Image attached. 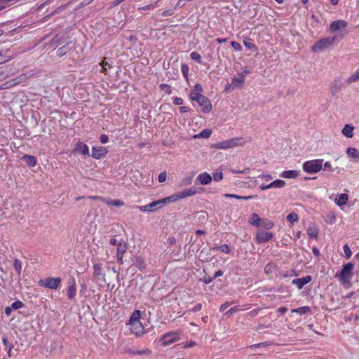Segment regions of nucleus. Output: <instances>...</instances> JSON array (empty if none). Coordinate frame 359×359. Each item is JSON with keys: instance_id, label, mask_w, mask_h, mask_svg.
Wrapping results in <instances>:
<instances>
[{"instance_id": "35", "label": "nucleus", "mask_w": 359, "mask_h": 359, "mask_svg": "<svg viewBox=\"0 0 359 359\" xmlns=\"http://www.w3.org/2000/svg\"><path fill=\"white\" fill-rule=\"evenodd\" d=\"M203 88L202 86L200 83H196L194 86V91H192L190 93V99L194 100V97L195 96V94L202 95L201 93L203 92Z\"/></svg>"}, {"instance_id": "25", "label": "nucleus", "mask_w": 359, "mask_h": 359, "mask_svg": "<svg viewBox=\"0 0 359 359\" xmlns=\"http://www.w3.org/2000/svg\"><path fill=\"white\" fill-rule=\"evenodd\" d=\"M346 154L348 156L353 158L355 161L359 162V150L353 147H349L346 150Z\"/></svg>"}, {"instance_id": "37", "label": "nucleus", "mask_w": 359, "mask_h": 359, "mask_svg": "<svg viewBox=\"0 0 359 359\" xmlns=\"http://www.w3.org/2000/svg\"><path fill=\"white\" fill-rule=\"evenodd\" d=\"M359 81V68L355 71V72L348 77L347 82L352 83Z\"/></svg>"}, {"instance_id": "21", "label": "nucleus", "mask_w": 359, "mask_h": 359, "mask_svg": "<svg viewBox=\"0 0 359 359\" xmlns=\"http://www.w3.org/2000/svg\"><path fill=\"white\" fill-rule=\"evenodd\" d=\"M197 179L202 185H206L211 182L212 178L208 173L203 172L200 174Z\"/></svg>"}, {"instance_id": "45", "label": "nucleus", "mask_w": 359, "mask_h": 359, "mask_svg": "<svg viewBox=\"0 0 359 359\" xmlns=\"http://www.w3.org/2000/svg\"><path fill=\"white\" fill-rule=\"evenodd\" d=\"M343 250L344 252L346 259H348L351 257V255H352V252H351V250L349 246L347 244H345L343 246Z\"/></svg>"}, {"instance_id": "28", "label": "nucleus", "mask_w": 359, "mask_h": 359, "mask_svg": "<svg viewBox=\"0 0 359 359\" xmlns=\"http://www.w3.org/2000/svg\"><path fill=\"white\" fill-rule=\"evenodd\" d=\"M104 203H106L108 206H116V207H121L124 205V202L120 199L115 200H109L105 199Z\"/></svg>"}, {"instance_id": "11", "label": "nucleus", "mask_w": 359, "mask_h": 359, "mask_svg": "<svg viewBox=\"0 0 359 359\" xmlns=\"http://www.w3.org/2000/svg\"><path fill=\"white\" fill-rule=\"evenodd\" d=\"M108 154V149L102 146H95L92 147L91 156L95 159H100L105 157Z\"/></svg>"}, {"instance_id": "20", "label": "nucleus", "mask_w": 359, "mask_h": 359, "mask_svg": "<svg viewBox=\"0 0 359 359\" xmlns=\"http://www.w3.org/2000/svg\"><path fill=\"white\" fill-rule=\"evenodd\" d=\"M259 224V225L257 226V227H261L266 230L271 229L274 226V223L271 220L266 218H262Z\"/></svg>"}, {"instance_id": "60", "label": "nucleus", "mask_w": 359, "mask_h": 359, "mask_svg": "<svg viewBox=\"0 0 359 359\" xmlns=\"http://www.w3.org/2000/svg\"><path fill=\"white\" fill-rule=\"evenodd\" d=\"M259 178H260V179H262V180H263L264 181L268 182V181H269V180H271L272 179V177H271V175L267 174V175H259Z\"/></svg>"}, {"instance_id": "31", "label": "nucleus", "mask_w": 359, "mask_h": 359, "mask_svg": "<svg viewBox=\"0 0 359 359\" xmlns=\"http://www.w3.org/2000/svg\"><path fill=\"white\" fill-rule=\"evenodd\" d=\"M212 135V130L210 129H204L201 133L195 135L194 136V138H204L207 139L210 137Z\"/></svg>"}, {"instance_id": "8", "label": "nucleus", "mask_w": 359, "mask_h": 359, "mask_svg": "<svg viewBox=\"0 0 359 359\" xmlns=\"http://www.w3.org/2000/svg\"><path fill=\"white\" fill-rule=\"evenodd\" d=\"M182 331L177 330L169 332L163 334L161 338V344L163 346H168L172 343L177 341L180 339Z\"/></svg>"}, {"instance_id": "33", "label": "nucleus", "mask_w": 359, "mask_h": 359, "mask_svg": "<svg viewBox=\"0 0 359 359\" xmlns=\"http://www.w3.org/2000/svg\"><path fill=\"white\" fill-rule=\"evenodd\" d=\"M262 218L259 217V215L257 213H252L251 215L250 219L249 220V222L256 227L259 225V222Z\"/></svg>"}, {"instance_id": "3", "label": "nucleus", "mask_w": 359, "mask_h": 359, "mask_svg": "<svg viewBox=\"0 0 359 359\" xmlns=\"http://www.w3.org/2000/svg\"><path fill=\"white\" fill-rule=\"evenodd\" d=\"M323 159H314L305 161L302 165L303 170L310 175L319 172L323 169Z\"/></svg>"}, {"instance_id": "9", "label": "nucleus", "mask_w": 359, "mask_h": 359, "mask_svg": "<svg viewBox=\"0 0 359 359\" xmlns=\"http://www.w3.org/2000/svg\"><path fill=\"white\" fill-rule=\"evenodd\" d=\"M61 283V278L59 277L57 278H52L48 277L45 279H41L39 281V285L40 286H44L46 287L50 288V289H57Z\"/></svg>"}, {"instance_id": "14", "label": "nucleus", "mask_w": 359, "mask_h": 359, "mask_svg": "<svg viewBox=\"0 0 359 359\" xmlns=\"http://www.w3.org/2000/svg\"><path fill=\"white\" fill-rule=\"evenodd\" d=\"M67 298L72 300L75 298L76 294V284L74 277H71L68 280Z\"/></svg>"}, {"instance_id": "54", "label": "nucleus", "mask_w": 359, "mask_h": 359, "mask_svg": "<svg viewBox=\"0 0 359 359\" xmlns=\"http://www.w3.org/2000/svg\"><path fill=\"white\" fill-rule=\"evenodd\" d=\"M243 43L245 46L248 49L255 50L256 48L255 44L252 42L244 41Z\"/></svg>"}, {"instance_id": "5", "label": "nucleus", "mask_w": 359, "mask_h": 359, "mask_svg": "<svg viewBox=\"0 0 359 359\" xmlns=\"http://www.w3.org/2000/svg\"><path fill=\"white\" fill-rule=\"evenodd\" d=\"M196 194V190L194 188H190L183 190L181 193L172 194L168 197L163 198L164 205L169 203L176 202L186 197L194 196Z\"/></svg>"}, {"instance_id": "41", "label": "nucleus", "mask_w": 359, "mask_h": 359, "mask_svg": "<svg viewBox=\"0 0 359 359\" xmlns=\"http://www.w3.org/2000/svg\"><path fill=\"white\" fill-rule=\"evenodd\" d=\"M287 219L292 224H293L295 222H297L299 219V217L297 214L294 212L290 213L287 216Z\"/></svg>"}, {"instance_id": "38", "label": "nucleus", "mask_w": 359, "mask_h": 359, "mask_svg": "<svg viewBox=\"0 0 359 359\" xmlns=\"http://www.w3.org/2000/svg\"><path fill=\"white\" fill-rule=\"evenodd\" d=\"M13 267L18 274L20 275L22 271V262L18 259H15L13 262Z\"/></svg>"}, {"instance_id": "55", "label": "nucleus", "mask_w": 359, "mask_h": 359, "mask_svg": "<svg viewBox=\"0 0 359 359\" xmlns=\"http://www.w3.org/2000/svg\"><path fill=\"white\" fill-rule=\"evenodd\" d=\"M183 103H184V100L182 98L179 97H176L173 98V104L175 105H182Z\"/></svg>"}, {"instance_id": "27", "label": "nucleus", "mask_w": 359, "mask_h": 359, "mask_svg": "<svg viewBox=\"0 0 359 359\" xmlns=\"http://www.w3.org/2000/svg\"><path fill=\"white\" fill-rule=\"evenodd\" d=\"M224 197L225 198H236V199H239V200L248 201V200H250V199H255L257 197V196L255 195V196H238L236 194H224Z\"/></svg>"}, {"instance_id": "15", "label": "nucleus", "mask_w": 359, "mask_h": 359, "mask_svg": "<svg viewBox=\"0 0 359 359\" xmlns=\"http://www.w3.org/2000/svg\"><path fill=\"white\" fill-rule=\"evenodd\" d=\"M347 27V22L345 20H337L333 21L330 25V31L335 32L340 29H344Z\"/></svg>"}, {"instance_id": "63", "label": "nucleus", "mask_w": 359, "mask_h": 359, "mask_svg": "<svg viewBox=\"0 0 359 359\" xmlns=\"http://www.w3.org/2000/svg\"><path fill=\"white\" fill-rule=\"evenodd\" d=\"M195 344H196V343L194 341H190V342L184 344L182 347L184 348H191V347L194 346Z\"/></svg>"}, {"instance_id": "32", "label": "nucleus", "mask_w": 359, "mask_h": 359, "mask_svg": "<svg viewBox=\"0 0 359 359\" xmlns=\"http://www.w3.org/2000/svg\"><path fill=\"white\" fill-rule=\"evenodd\" d=\"M307 233L311 238L317 239L318 229L315 226H310L307 229Z\"/></svg>"}, {"instance_id": "2", "label": "nucleus", "mask_w": 359, "mask_h": 359, "mask_svg": "<svg viewBox=\"0 0 359 359\" xmlns=\"http://www.w3.org/2000/svg\"><path fill=\"white\" fill-rule=\"evenodd\" d=\"M353 264L348 262L343 266L341 271L336 274L340 283L343 285L348 284L353 276Z\"/></svg>"}, {"instance_id": "43", "label": "nucleus", "mask_w": 359, "mask_h": 359, "mask_svg": "<svg viewBox=\"0 0 359 359\" xmlns=\"http://www.w3.org/2000/svg\"><path fill=\"white\" fill-rule=\"evenodd\" d=\"M13 310H17L24 306V303L20 300H17L11 304V305Z\"/></svg>"}, {"instance_id": "61", "label": "nucleus", "mask_w": 359, "mask_h": 359, "mask_svg": "<svg viewBox=\"0 0 359 359\" xmlns=\"http://www.w3.org/2000/svg\"><path fill=\"white\" fill-rule=\"evenodd\" d=\"M185 1L186 0H179L177 2L175 8L177 9V8H180L183 7L185 4Z\"/></svg>"}, {"instance_id": "59", "label": "nucleus", "mask_w": 359, "mask_h": 359, "mask_svg": "<svg viewBox=\"0 0 359 359\" xmlns=\"http://www.w3.org/2000/svg\"><path fill=\"white\" fill-rule=\"evenodd\" d=\"M100 140L101 143L106 144L109 142V137L105 134H102L101 135Z\"/></svg>"}, {"instance_id": "58", "label": "nucleus", "mask_w": 359, "mask_h": 359, "mask_svg": "<svg viewBox=\"0 0 359 359\" xmlns=\"http://www.w3.org/2000/svg\"><path fill=\"white\" fill-rule=\"evenodd\" d=\"M234 302H225L224 304H222L219 308L220 311H224L226 309H227L229 306L233 304Z\"/></svg>"}, {"instance_id": "50", "label": "nucleus", "mask_w": 359, "mask_h": 359, "mask_svg": "<svg viewBox=\"0 0 359 359\" xmlns=\"http://www.w3.org/2000/svg\"><path fill=\"white\" fill-rule=\"evenodd\" d=\"M323 169L324 170L328 171V172H334V169L332 166L330 161H326L323 165Z\"/></svg>"}, {"instance_id": "7", "label": "nucleus", "mask_w": 359, "mask_h": 359, "mask_svg": "<svg viewBox=\"0 0 359 359\" xmlns=\"http://www.w3.org/2000/svg\"><path fill=\"white\" fill-rule=\"evenodd\" d=\"M192 101L196 102L201 108V111L204 114L210 113L212 109V105L208 97L203 95L195 94Z\"/></svg>"}, {"instance_id": "6", "label": "nucleus", "mask_w": 359, "mask_h": 359, "mask_svg": "<svg viewBox=\"0 0 359 359\" xmlns=\"http://www.w3.org/2000/svg\"><path fill=\"white\" fill-rule=\"evenodd\" d=\"M244 144L245 141L243 137H236L217 142L213 145V147L219 149H228L237 146H242Z\"/></svg>"}, {"instance_id": "34", "label": "nucleus", "mask_w": 359, "mask_h": 359, "mask_svg": "<svg viewBox=\"0 0 359 359\" xmlns=\"http://www.w3.org/2000/svg\"><path fill=\"white\" fill-rule=\"evenodd\" d=\"M127 245L126 243L121 241L117 244V255H124L126 252Z\"/></svg>"}, {"instance_id": "17", "label": "nucleus", "mask_w": 359, "mask_h": 359, "mask_svg": "<svg viewBox=\"0 0 359 359\" xmlns=\"http://www.w3.org/2000/svg\"><path fill=\"white\" fill-rule=\"evenodd\" d=\"M300 172L295 170H284L280 176L285 179H295L299 176Z\"/></svg>"}, {"instance_id": "39", "label": "nucleus", "mask_w": 359, "mask_h": 359, "mask_svg": "<svg viewBox=\"0 0 359 359\" xmlns=\"http://www.w3.org/2000/svg\"><path fill=\"white\" fill-rule=\"evenodd\" d=\"M190 57L191 58L197 62L198 64H202L203 63V61H202V57L201 56V55L197 53V52H192L191 54H190Z\"/></svg>"}, {"instance_id": "62", "label": "nucleus", "mask_w": 359, "mask_h": 359, "mask_svg": "<svg viewBox=\"0 0 359 359\" xmlns=\"http://www.w3.org/2000/svg\"><path fill=\"white\" fill-rule=\"evenodd\" d=\"M174 14V12L172 10H165L164 11L163 13H162V15L165 17V16H170V15H172Z\"/></svg>"}, {"instance_id": "46", "label": "nucleus", "mask_w": 359, "mask_h": 359, "mask_svg": "<svg viewBox=\"0 0 359 359\" xmlns=\"http://www.w3.org/2000/svg\"><path fill=\"white\" fill-rule=\"evenodd\" d=\"M68 47L67 46H63L60 47L57 50V55L60 57L65 55L68 52Z\"/></svg>"}, {"instance_id": "53", "label": "nucleus", "mask_w": 359, "mask_h": 359, "mask_svg": "<svg viewBox=\"0 0 359 359\" xmlns=\"http://www.w3.org/2000/svg\"><path fill=\"white\" fill-rule=\"evenodd\" d=\"M231 46L236 50H238V51H241L242 50V46L241 45L238 43V42H236V41H231Z\"/></svg>"}, {"instance_id": "18", "label": "nucleus", "mask_w": 359, "mask_h": 359, "mask_svg": "<svg viewBox=\"0 0 359 359\" xmlns=\"http://www.w3.org/2000/svg\"><path fill=\"white\" fill-rule=\"evenodd\" d=\"M348 201V196L346 194H340L337 196L334 202L338 206L341 207L346 205Z\"/></svg>"}, {"instance_id": "42", "label": "nucleus", "mask_w": 359, "mask_h": 359, "mask_svg": "<svg viewBox=\"0 0 359 359\" xmlns=\"http://www.w3.org/2000/svg\"><path fill=\"white\" fill-rule=\"evenodd\" d=\"M181 70L184 77L188 81V74L189 72V66L187 64H182L181 65Z\"/></svg>"}, {"instance_id": "64", "label": "nucleus", "mask_w": 359, "mask_h": 359, "mask_svg": "<svg viewBox=\"0 0 359 359\" xmlns=\"http://www.w3.org/2000/svg\"><path fill=\"white\" fill-rule=\"evenodd\" d=\"M12 311H13V309L11 308V306H7L5 308L4 312L7 316H10L12 313Z\"/></svg>"}, {"instance_id": "56", "label": "nucleus", "mask_w": 359, "mask_h": 359, "mask_svg": "<svg viewBox=\"0 0 359 359\" xmlns=\"http://www.w3.org/2000/svg\"><path fill=\"white\" fill-rule=\"evenodd\" d=\"M100 65L102 66V70H101V72H103V73H106V70H107V66H108L109 67H110V65L107 62H105L104 60H102Z\"/></svg>"}, {"instance_id": "24", "label": "nucleus", "mask_w": 359, "mask_h": 359, "mask_svg": "<svg viewBox=\"0 0 359 359\" xmlns=\"http://www.w3.org/2000/svg\"><path fill=\"white\" fill-rule=\"evenodd\" d=\"M245 83V76L243 75H241L239 76H234L232 78L231 84L234 87L241 88Z\"/></svg>"}, {"instance_id": "23", "label": "nucleus", "mask_w": 359, "mask_h": 359, "mask_svg": "<svg viewBox=\"0 0 359 359\" xmlns=\"http://www.w3.org/2000/svg\"><path fill=\"white\" fill-rule=\"evenodd\" d=\"M354 127L349 124H346L342 129V134L348 138H351L353 136Z\"/></svg>"}, {"instance_id": "16", "label": "nucleus", "mask_w": 359, "mask_h": 359, "mask_svg": "<svg viewBox=\"0 0 359 359\" xmlns=\"http://www.w3.org/2000/svg\"><path fill=\"white\" fill-rule=\"evenodd\" d=\"M311 280V277L307 276L300 278L293 279L292 283L295 285L299 289H302L305 285L309 283Z\"/></svg>"}, {"instance_id": "49", "label": "nucleus", "mask_w": 359, "mask_h": 359, "mask_svg": "<svg viewBox=\"0 0 359 359\" xmlns=\"http://www.w3.org/2000/svg\"><path fill=\"white\" fill-rule=\"evenodd\" d=\"M212 178L215 182H219L223 179V173L222 171L215 172L213 173Z\"/></svg>"}, {"instance_id": "57", "label": "nucleus", "mask_w": 359, "mask_h": 359, "mask_svg": "<svg viewBox=\"0 0 359 359\" xmlns=\"http://www.w3.org/2000/svg\"><path fill=\"white\" fill-rule=\"evenodd\" d=\"M167 175L165 172H161L158 176V180L159 182H164L166 180Z\"/></svg>"}, {"instance_id": "13", "label": "nucleus", "mask_w": 359, "mask_h": 359, "mask_svg": "<svg viewBox=\"0 0 359 359\" xmlns=\"http://www.w3.org/2000/svg\"><path fill=\"white\" fill-rule=\"evenodd\" d=\"M73 154H81L84 156H90L89 154V147L88 145L81 141H78L76 144L75 147L72 151Z\"/></svg>"}, {"instance_id": "26", "label": "nucleus", "mask_w": 359, "mask_h": 359, "mask_svg": "<svg viewBox=\"0 0 359 359\" xmlns=\"http://www.w3.org/2000/svg\"><path fill=\"white\" fill-rule=\"evenodd\" d=\"M134 265L140 270H144L147 266V264L142 257H135Z\"/></svg>"}, {"instance_id": "10", "label": "nucleus", "mask_w": 359, "mask_h": 359, "mask_svg": "<svg viewBox=\"0 0 359 359\" xmlns=\"http://www.w3.org/2000/svg\"><path fill=\"white\" fill-rule=\"evenodd\" d=\"M164 203L163 199L154 201L147 205L137 206V208L142 212H154L163 208Z\"/></svg>"}, {"instance_id": "52", "label": "nucleus", "mask_w": 359, "mask_h": 359, "mask_svg": "<svg viewBox=\"0 0 359 359\" xmlns=\"http://www.w3.org/2000/svg\"><path fill=\"white\" fill-rule=\"evenodd\" d=\"M159 87L161 90H164V89L166 90H165L166 93H168V94L171 93V89H170V86L169 85L163 83V84H161Z\"/></svg>"}, {"instance_id": "19", "label": "nucleus", "mask_w": 359, "mask_h": 359, "mask_svg": "<svg viewBox=\"0 0 359 359\" xmlns=\"http://www.w3.org/2000/svg\"><path fill=\"white\" fill-rule=\"evenodd\" d=\"M102 276L104 278L105 273L102 271V264L100 263H95L93 264V276L95 278H99Z\"/></svg>"}, {"instance_id": "1", "label": "nucleus", "mask_w": 359, "mask_h": 359, "mask_svg": "<svg viewBox=\"0 0 359 359\" xmlns=\"http://www.w3.org/2000/svg\"><path fill=\"white\" fill-rule=\"evenodd\" d=\"M141 312L135 310L131 315L128 325L133 334L137 337H140L145 333V329L140 321Z\"/></svg>"}, {"instance_id": "29", "label": "nucleus", "mask_w": 359, "mask_h": 359, "mask_svg": "<svg viewBox=\"0 0 359 359\" xmlns=\"http://www.w3.org/2000/svg\"><path fill=\"white\" fill-rule=\"evenodd\" d=\"M285 186V182L282 180H276L267 184L266 188H283Z\"/></svg>"}, {"instance_id": "47", "label": "nucleus", "mask_w": 359, "mask_h": 359, "mask_svg": "<svg viewBox=\"0 0 359 359\" xmlns=\"http://www.w3.org/2000/svg\"><path fill=\"white\" fill-rule=\"evenodd\" d=\"M244 309H242L241 308L240 306H234L233 308H231L230 309H229L226 312V315L227 316H230L231 314H233V313H236V312H238V311H243Z\"/></svg>"}, {"instance_id": "12", "label": "nucleus", "mask_w": 359, "mask_h": 359, "mask_svg": "<svg viewBox=\"0 0 359 359\" xmlns=\"http://www.w3.org/2000/svg\"><path fill=\"white\" fill-rule=\"evenodd\" d=\"M273 237V233L271 232L258 231L256 233L255 241L257 243H264L271 240Z\"/></svg>"}, {"instance_id": "51", "label": "nucleus", "mask_w": 359, "mask_h": 359, "mask_svg": "<svg viewBox=\"0 0 359 359\" xmlns=\"http://www.w3.org/2000/svg\"><path fill=\"white\" fill-rule=\"evenodd\" d=\"M219 249L222 252H224L226 254H229L230 252H231V248L230 247L226 245V244H224V245H222L221 246L219 247Z\"/></svg>"}, {"instance_id": "30", "label": "nucleus", "mask_w": 359, "mask_h": 359, "mask_svg": "<svg viewBox=\"0 0 359 359\" xmlns=\"http://www.w3.org/2000/svg\"><path fill=\"white\" fill-rule=\"evenodd\" d=\"M291 311H292V313H297L299 315H304V314L310 313L311 309L308 306H304L299 307L297 309H292Z\"/></svg>"}, {"instance_id": "22", "label": "nucleus", "mask_w": 359, "mask_h": 359, "mask_svg": "<svg viewBox=\"0 0 359 359\" xmlns=\"http://www.w3.org/2000/svg\"><path fill=\"white\" fill-rule=\"evenodd\" d=\"M22 160L24 161L29 166L34 167L36 165V158L35 156L28 154H25L22 157Z\"/></svg>"}, {"instance_id": "48", "label": "nucleus", "mask_w": 359, "mask_h": 359, "mask_svg": "<svg viewBox=\"0 0 359 359\" xmlns=\"http://www.w3.org/2000/svg\"><path fill=\"white\" fill-rule=\"evenodd\" d=\"M276 269V266L273 264H268L264 268V272L266 274L271 273Z\"/></svg>"}, {"instance_id": "44", "label": "nucleus", "mask_w": 359, "mask_h": 359, "mask_svg": "<svg viewBox=\"0 0 359 359\" xmlns=\"http://www.w3.org/2000/svg\"><path fill=\"white\" fill-rule=\"evenodd\" d=\"M158 1H156L154 4H150L147 6H144L143 7H140V8H139V10H143V11L153 10L156 6H158Z\"/></svg>"}, {"instance_id": "4", "label": "nucleus", "mask_w": 359, "mask_h": 359, "mask_svg": "<svg viewBox=\"0 0 359 359\" xmlns=\"http://www.w3.org/2000/svg\"><path fill=\"white\" fill-rule=\"evenodd\" d=\"M337 39V37L336 36L323 38L317 41L315 44L311 47V50L313 53L322 51L332 46Z\"/></svg>"}, {"instance_id": "36", "label": "nucleus", "mask_w": 359, "mask_h": 359, "mask_svg": "<svg viewBox=\"0 0 359 359\" xmlns=\"http://www.w3.org/2000/svg\"><path fill=\"white\" fill-rule=\"evenodd\" d=\"M27 79L28 76L27 75V74H22L18 76V77L13 79V81H15V86H17L20 83L25 82L27 80Z\"/></svg>"}, {"instance_id": "40", "label": "nucleus", "mask_w": 359, "mask_h": 359, "mask_svg": "<svg viewBox=\"0 0 359 359\" xmlns=\"http://www.w3.org/2000/svg\"><path fill=\"white\" fill-rule=\"evenodd\" d=\"M15 81L13 79H11L9 81H6L5 83H2L0 86V89H8L10 88H12L15 86Z\"/></svg>"}]
</instances>
